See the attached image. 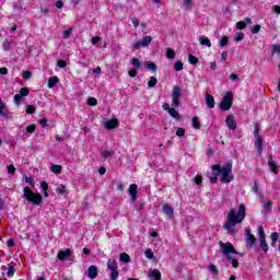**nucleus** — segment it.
I'll return each mask as SVG.
<instances>
[{
  "label": "nucleus",
  "instance_id": "ddd939ff",
  "mask_svg": "<svg viewBox=\"0 0 280 280\" xmlns=\"http://www.w3.org/2000/svg\"><path fill=\"white\" fill-rule=\"evenodd\" d=\"M12 43H14V39L12 38V36L7 37L2 43L3 51H10V47H12Z\"/></svg>",
  "mask_w": 280,
  "mask_h": 280
},
{
  "label": "nucleus",
  "instance_id": "e2e57ef3",
  "mask_svg": "<svg viewBox=\"0 0 280 280\" xmlns=\"http://www.w3.org/2000/svg\"><path fill=\"white\" fill-rule=\"evenodd\" d=\"M128 75H129L130 78H137V69L129 70V71H128Z\"/></svg>",
  "mask_w": 280,
  "mask_h": 280
},
{
  "label": "nucleus",
  "instance_id": "8fccbe9b",
  "mask_svg": "<svg viewBox=\"0 0 280 280\" xmlns=\"http://www.w3.org/2000/svg\"><path fill=\"white\" fill-rule=\"evenodd\" d=\"M14 272H16V270L14 269V267L10 266L8 268L7 275L8 277H14Z\"/></svg>",
  "mask_w": 280,
  "mask_h": 280
},
{
  "label": "nucleus",
  "instance_id": "6ab92c4d",
  "mask_svg": "<svg viewBox=\"0 0 280 280\" xmlns=\"http://www.w3.org/2000/svg\"><path fill=\"white\" fill-rule=\"evenodd\" d=\"M268 165H269L270 172H273V174H277V172H279L277 170V163H275V160L272 159V155L269 156Z\"/></svg>",
  "mask_w": 280,
  "mask_h": 280
},
{
  "label": "nucleus",
  "instance_id": "4c0bfd02",
  "mask_svg": "<svg viewBox=\"0 0 280 280\" xmlns=\"http://www.w3.org/2000/svg\"><path fill=\"white\" fill-rule=\"evenodd\" d=\"M20 95H21L22 97H27V95H30V89H27V88H22V89L20 90Z\"/></svg>",
  "mask_w": 280,
  "mask_h": 280
},
{
  "label": "nucleus",
  "instance_id": "473e14b6",
  "mask_svg": "<svg viewBox=\"0 0 280 280\" xmlns=\"http://www.w3.org/2000/svg\"><path fill=\"white\" fill-rule=\"evenodd\" d=\"M192 128H195V130H200V121L198 120V117H192Z\"/></svg>",
  "mask_w": 280,
  "mask_h": 280
},
{
  "label": "nucleus",
  "instance_id": "864d4df0",
  "mask_svg": "<svg viewBox=\"0 0 280 280\" xmlns=\"http://www.w3.org/2000/svg\"><path fill=\"white\" fill-rule=\"evenodd\" d=\"M71 32H73V28H68L63 32V38L67 40L69 36H71Z\"/></svg>",
  "mask_w": 280,
  "mask_h": 280
},
{
  "label": "nucleus",
  "instance_id": "2f4dec72",
  "mask_svg": "<svg viewBox=\"0 0 280 280\" xmlns=\"http://www.w3.org/2000/svg\"><path fill=\"white\" fill-rule=\"evenodd\" d=\"M0 115L2 117H8V110H5V106L3 105V101L0 98Z\"/></svg>",
  "mask_w": 280,
  "mask_h": 280
},
{
  "label": "nucleus",
  "instance_id": "c756f323",
  "mask_svg": "<svg viewBox=\"0 0 280 280\" xmlns=\"http://www.w3.org/2000/svg\"><path fill=\"white\" fill-rule=\"evenodd\" d=\"M140 43L142 44V47H148V45H150V43H152V37L145 36L142 38V40Z\"/></svg>",
  "mask_w": 280,
  "mask_h": 280
},
{
  "label": "nucleus",
  "instance_id": "7ed1b4c3",
  "mask_svg": "<svg viewBox=\"0 0 280 280\" xmlns=\"http://www.w3.org/2000/svg\"><path fill=\"white\" fill-rule=\"evenodd\" d=\"M212 172L214 176H220L221 174L223 183H231V180H233V175H231V172H233V163H228L223 167L214 164L212 165Z\"/></svg>",
  "mask_w": 280,
  "mask_h": 280
},
{
  "label": "nucleus",
  "instance_id": "603ef678",
  "mask_svg": "<svg viewBox=\"0 0 280 280\" xmlns=\"http://www.w3.org/2000/svg\"><path fill=\"white\" fill-rule=\"evenodd\" d=\"M220 45H221V47H226V45H229V37L224 36V37L220 40Z\"/></svg>",
  "mask_w": 280,
  "mask_h": 280
},
{
  "label": "nucleus",
  "instance_id": "b1692460",
  "mask_svg": "<svg viewBox=\"0 0 280 280\" xmlns=\"http://www.w3.org/2000/svg\"><path fill=\"white\" fill-rule=\"evenodd\" d=\"M270 211H272V201L267 200V201L264 203V212H265V213H270Z\"/></svg>",
  "mask_w": 280,
  "mask_h": 280
},
{
  "label": "nucleus",
  "instance_id": "20e7f679",
  "mask_svg": "<svg viewBox=\"0 0 280 280\" xmlns=\"http://www.w3.org/2000/svg\"><path fill=\"white\" fill-rule=\"evenodd\" d=\"M24 198L27 200V202H32L33 205H36L37 207L39 205H43V195L38 192H34L32 188L28 186L24 187Z\"/></svg>",
  "mask_w": 280,
  "mask_h": 280
},
{
  "label": "nucleus",
  "instance_id": "3c124183",
  "mask_svg": "<svg viewBox=\"0 0 280 280\" xmlns=\"http://www.w3.org/2000/svg\"><path fill=\"white\" fill-rule=\"evenodd\" d=\"M23 98V96H21V94H15L14 95V103L16 104V106L21 105V100Z\"/></svg>",
  "mask_w": 280,
  "mask_h": 280
},
{
  "label": "nucleus",
  "instance_id": "052dcab7",
  "mask_svg": "<svg viewBox=\"0 0 280 280\" xmlns=\"http://www.w3.org/2000/svg\"><path fill=\"white\" fill-rule=\"evenodd\" d=\"M40 188L43 189V191H47V189H49V185L47 184V182H42Z\"/></svg>",
  "mask_w": 280,
  "mask_h": 280
},
{
  "label": "nucleus",
  "instance_id": "9d476101",
  "mask_svg": "<svg viewBox=\"0 0 280 280\" xmlns=\"http://www.w3.org/2000/svg\"><path fill=\"white\" fill-rule=\"evenodd\" d=\"M225 124L230 130H235V128H237V122H235V117L233 115L226 117Z\"/></svg>",
  "mask_w": 280,
  "mask_h": 280
},
{
  "label": "nucleus",
  "instance_id": "58836bf2",
  "mask_svg": "<svg viewBox=\"0 0 280 280\" xmlns=\"http://www.w3.org/2000/svg\"><path fill=\"white\" fill-rule=\"evenodd\" d=\"M26 113L27 115H34V113H36V107H34V105H28L26 107Z\"/></svg>",
  "mask_w": 280,
  "mask_h": 280
},
{
  "label": "nucleus",
  "instance_id": "338daca9",
  "mask_svg": "<svg viewBox=\"0 0 280 280\" xmlns=\"http://www.w3.org/2000/svg\"><path fill=\"white\" fill-rule=\"evenodd\" d=\"M30 78H32V72H30V71L23 72V79L24 80H30Z\"/></svg>",
  "mask_w": 280,
  "mask_h": 280
},
{
  "label": "nucleus",
  "instance_id": "39448f33",
  "mask_svg": "<svg viewBox=\"0 0 280 280\" xmlns=\"http://www.w3.org/2000/svg\"><path fill=\"white\" fill-rule=\"evenodd\" d=\"M183 96V89L180 86H174L172 91V104L173 108L180 106V97Z\"/></svg>",
  "mask_w": 280,
  "mask_h": 280
},
{
  "label": "nucleus",
  "instance_id": "bb28decb",
  "mask_svg": "<svg viewBox=\"0 0 280 280\" xmlns=\"http://www.w3.org/2000/svg\"><path fill=\"white\" fill-rule=\"evenodd\" d=\"M200 45H205L206 47H211V39L208 37H200L199 38Z\"/></svg>",
  "mask_w": 280,
  "mask_h": 280
},
{
  "label": "nucleus",
  "instance_id": "a19ab883",
  "mask_svg": "<svg viewBox=\"0 0 280 280\" xmlns=\"http://www.w3.org/2000/svg\"><path fill=\"white\" fill-rule=\"evenodd\" d=\"M145 69H149V71H156V63L154 62L147 63Z\"/></svg>",
  "mask_w": 280,
  "mask_h": 280
},
{
  "label": "nucleus",
  "instance_id": "13d9d810",
  "mask_svg": "<svg viewBox=\"0 0 280 280\" xmlns=\"http://www.w3.org/2000/svg\"><path fill=\"white\" fill-rule=\"evenodd\" d=\"M270 240H271V242H277V241L279 240V233L273 232V233L270 235Z\"/></svg>",
  "mask_w": 280,
  "mask_h": 280
},
{
  "label": "nucleus",
  "instance_id": "a211bd4d",
  "mask_svg": "<svg viewBox=\"0 0 280 280\" xmlns=\"http://www.w3.org/2000/svg\"><path fill=\"white\" fill-rule=\"evenodd\" d=\"M129 196H131V201L137 200V184H131L129 186Z\"/></svg>",
  "mask_w": 280,
  "mask_h": 280
},
{
  "label": "nucleus",
  "instance_id": "774afa93",
  "mask_svg": "<svg viewBox=\"0 0 280 280\" xmlns=\"http://www.w3.org/2000/svg\"><path fill=\"white\" fill-rule=\"evenodd\" d=\"M133 27H139V20L137 18H133L132 20Z\"/></svg>",
  "mask_w": 280,
  "mask_h": 280
},
{
  "label": "nucleus",
  "instance_id": "393cba45",
  "mask_svg": "<svg viewBox=\"0 0 280 280\" xmlns=\"http://www.w3.org/2000/svg\"><path fill=\"white\" fill-rule=\"evenodd\" d=\"M50 172H52V174H60L62 172V166L58 164H54L50 167Z\"/></svg>",
  "mask_w": 280,
  "mask_h": 280
},
{
  "label": "nucleus",
  "instance_id": "f704fd0d",
  "mask_svg": "<svg viewBox=\"0 0 280 280\" xmlns=\"http://www.w3.org/2000/svg\"><path fill=\"white\" fill-rule=\"evenodd\" d=\"M144 256L147 257V259H154V252H152V249L148 248L144 252Z\"/></svg>",
  "mask_w": 280,
  "mask_h": 280
},
{
  "label": "nucleus",
  "instance_id": "f3484780",
  "mask_svg": "<svg viewBox=\"0 0 280 280\" xmlns=\"http://www.w3.org/2000/svg\"><path fill=\"white\" fill-rule=\"evenodd\" d=\"M162 211H163V213H165V215H168V218H172V215H174V208H172L167 203H164L162 206Z\"/></svg>",
  "mask_w": 280,
  "mask_h": 280
},
{
  "label": "nucleus",
  "instance_id": "6e6d98bb",
  "mask_svg": "<svg viewBox=\"0 0 280 280\" xmlns=\"http://www.w3.org/2000/svg\"><path fill=\"white\" fill-rule=\"evenodd\" d=\"M240 40H244V33H237L235 37V42L240 43Z\"/></svg>",
  "mask_w": 280,
  "mask_h": 280
},
{
  "label": "nucleus",
  "instance_id": "79ce46f5",
  "mask_svg": "<svg viewBox=\"0 0 280 280\" xmlns=\"http://www.w3.org/2000/svg\"><path fill=\"white\" fill-rule=\"evenodd\" d=\"M261 32V25L257 24L252 27V34H259Z\"/></svg>",
  "mask_w": 280,
  "mask_h": 280
},
{
  "label": "nucleus",
  "instance_id": "5fc2aeb1",
  "mask_svg": "<svg viewBox=\"0 0 280 280\" xmlns=\"http://www.w3.org/2000/svg\"><path fill=\"white\" fill-rule=\"evenodd\" d=\"M8 172H9V174L14 175V174H16V167H14V165L11 164L8 166Z\"/></svg>",
  "mask_w": 280,
  "mask_h": 280
},
{
  "label": "nucleus",
  "instance_id": "c9c22d12",
  "mask_svg": "<svg viewBox=\"0 0 280 280\" xmlns=\"http://www.w3.org/2000/svg\"><path fill=\"white\" fill-rule=\"evenodd\" d=\"M209 271L211 272V275H220V271L218 270V267L215 265H210Z\"/></svg>",
  "mask_w": 280,
  "mask_h": 280
},
{
  "label": "nucleus",
  "instance_id": "09e8293b",
  "mask_svg": "<svg viewBox=\"0 0 280 280\" xmlns=\"http://www.w3.org/2000/svg\"><path fill=\"white\" fill-rule=\"evenodd\" d=\"M176 136L177 137H185V128H183V127L177 128Z\"/></svg>",
  "mask_w": 280,
  "mask_h": 280
},
{
  "label": "nucleus",
  "instance_id": "c03bdc74",
  "mask_svg": "<svg viewBox=\"0 0 280 280\" xmlns=\"http://www.w3.org/2000/svg\"><path fill=\"white\" fill-rule=\"evenodd\" d=\"M174 69L175 71H183V61H176Z\"/></svg>",
  "mask_w": 280,
  "mask_h": 280
},
{
  "label": "nucleus",
  "instance_id": "0eeeda50",
  "mask_svg": "<svg viewBox=\"0 0 280 280\" xmlns=\"http://www.w3.org/2000/svg\"><path fill=\"white\" fill-rule=\"evenodd\" d=\"M231 106H233V93L228 92L220 103V108L221 110H231Z\"/></svg>",
  "mask_w": 280,
  "mask_h": 280
},
{
  "label": "nucleus",
  "instance_id": "0e129e2a",
  "mask_svg": "<svg viewBox=\"0 0 280 280\" xmlns=\"http://www.w3.org/2000/svg\"><path fill=\"white\" fill-rule=\"evenodd\" d=\"M195 183H196V185H201V184H202V176L197 175V176L195 177Z\"/></svg>",
  "mask_w": 280,
  "mask_h": 280
},
{
  "label": "nucleus",
  "instance_id": "4be33fe9",
  "mask_svg": "<svg viewBox=\"0 0 280 280\" xmlns=\"http://www.w3.org/2000/svg\"><path fill=\"white\" fill-rule=\"evenodd\" d=\"M151 280H161V271L159 269H154L150 275Z\"/></svg>",
  "mask_w": 280,
  "mask_h": 280
},
{
  "label": "nucleus",
  "instance_id": "37998d69",
  "mask_svg": "<svg viewBox=\"0 0 280 280\" xmlns=\"http://www.w3.org/2000/svg\"><path fill=\"white\" fill-rule=\"evenodd\" d=\"M26 132H28L30 135L36 132V125H30L26 127Z\"/></svg>",
  "mask_w": 280,
  "mask_h": 280
},
{
  "label": "nucleus",
  "instance_id": "aec40b11",
  "mask_svg": "<svg viewBox=\"0 0 280 280\" xmlns=\"http://www.w3.org/2000/svg\"><path fill=\"white\" fill-rule=\"evenodd\" d=\"M177 107L172 106L171 109H168V114L171 115V117H173V119H180V114H178V110H176Z\"/></svg>",
  "mask_w": 280,
  "mask_h": 280
},
{
  "label": "nucleus",
  "instance_id": "a18cd8bd",
  "mask_svg": "<svg viewBox=\"0 0 280 280\" xmlns=\"http://www.w3.org/2000/svg\"><path fill=\"white\" fill-rule=\"evenodd\" d=\"M88 104H89V106H97V98H95V97H90V98L88 100Z\"/></svg>",
  "mask_w": 280,
  "mask_h": 280
},
{
  "label": "nucleus",
  "instance_id": "1a4fd4ad",
  "mask_svg": "<svg viewBox=\"0 0 280 280\" xmlns=\"http://www.w3.org/2000/svg\"><path fill=\"white\" fill-rule=\"evenodd\" d=\"M258 236L260 240V248H262L264 253H268V243H266V232L264 231V225L258 228Z\"/></svg>",
  "mask_w": 280,
  "mask_h": 280
},
{
  "label": "nucleus",
  "instance_id": "49530a36",
  "mask_svg": "<svg viewBox=\"0 0 280 280\" xmlns=\"http://www.w3.org/2000/svg\"><path fill=\"white\" fill-rule=\"evenodd\" d=\"M184 8L185 10L189 11L191 10V0H184Z\"/></svg>",
  "mask_w": 280,
  "mask_h": 280
},
{
  "label": "nucleus",
  "instance_id": "4d7b16f0",
  "mask_svg": "<svg viewBox=\"0 0 280 280\" xmlns=\"http://www.w3.org/2000/svg\"><path fill=\"white\" fill-rule=\"evenodd\" d=\"M57 67H59L60 69H65L67 67V61L65 60H59L57 62Z\"/></svg>",
  "mask_w": 280,
  "mask_h": 280
},
{
  "label": "nucleus",
  "instance_id": "cd10ccee",
  "mask_svg": "<svg viewBox=\"0 0 280 280\" xmlns=\"http://www.w3.org/2000/svg\"><path fill=\"white\" fill-rule=\"evenodd\" d=\"M166 58H168V60H174L176 58V52H174V50H172V48H167L166 49Z\"/></svg>",
  "mask_w": 280,
  "mask_h": 280
},
{
  "label": "nucleus",
  "instance_id": "680f3d73",
  "mask_svg": "<svg viewBox=\"0 0 280 280\" xmlns=\"http://www.w3.org/2000/svg\"><path fill=\"white\" fill-rule=\"evenodd\" d=\"M271 11L275 12L276 14H280V7L275 4L271 7Z\"/></svg>",
  "mask_w": 280,
  "mask_h": 280
},
{
  "label": "nucleus",
  "instance_id": "7c9ffc66",
  "mask_svg": "<svg viewBox=\"0 0 280 280\" xmlns=\"http://www.w3.org/2000/svg\"><path fill=\"white\" fill-rule=\"evenodd\" d=\"M156 82H159V81L156 80V77H151V78L149 79V81H148V86H149L150 89H154V86H156Z\"/></svg>",
  "mask_w": 280,
  "mask_h": 280
},
{
  "label": "nucleus",
  "instance_id": "dca6fc26",
  "mask_svg": "<svg viewBox=\"0 0 280 280\" xmlns=\"http://www.w3.org/2000/svg\"><path fill=\"white\" fill-rule=\"evenodd\" d=\"M206 105L208 108H215V98L209 93L206 94Z\"/></svg>",
  "mask_w": 280,
  "mask_h": 280
},
{
  "label": "nucleus",
  "instance_id": "2eb2a0df",
  "mask_svg": "<svg viewBox=\"0 0 280 280\" xmlns=\"http://www.w3.org/2000/svg\"><path fill=\"white\" fill-rule=\"evenodd\" d=\"M88 277L89 279H97V267L94 265L90 266L88 269Z\"/></svg>",
  "mask_w": 280,
  "mask_h": 280
},
{
  "label": "nucleus",
  "instance_id": "ea45409f",
  "mask_svg": "<svg viewBox=\"0 0 280 280\" xmlns=\"http://www.w3.org/2000/svg\"><path fill=\"white\" fill-rule=\"evenodd\" d=\"M271 49H272V54H279L280 55V45L279 44H272Z\"/></svg>",
  "mask_w": 280,
  "mask_h": 280
},
{
  "label": "nucleus",
  "instance_id": "c85d7f7f",
  "mask_svg": "<svg viewBox=\"0 0 280 280\" xmlns=\"http://www.w3.org/2000/svg\"><path fill=\"white\" fill-rule=\"evenodd\" d=\"M131 65L135 67V69H142L141 61L137 58H132L130 60Z\"/></svg>",
  "mask_w": 280,
  "mask_h": 280
},
{
  "label": "nucleus",
  "instance_id": "423d86ee",
  "mask_svg": "<svg viewBox=\"0 0 280 280\" xmlns=\"http://www.w3.org/2000/svg\"><path fill=\"white\" fill-rule=\"evenodd\" d=\"M254 136H255V147L257 148L258 155L260 156L261 152H264V138L259 135V126L255 125L254 127Z\"/></svg>",
  "mask_w": 280,
  "mask_h": 280
},
{
  "label": "nucleus",
  "instance_id": "de8ad7c7",
  "mask_svg": "<svg viewBox=\"0 0 280 280\" xmlns=\"http://www.w3.org/2000/svg\"><path fill=\"white\" fill-rule=\"evenodd\" d=\"M236 30H246V22H237L236 23Z\"/></svg>",
  "mask_w": 280,
  "mask_h": 280
},
{
  "label": "nucleus",
  "instance_id": "a878e982",
  "mask_svg": "<svg viewBox=\"0 0 280 280\" xmlns=\"http://www.w3.org/2000/svg\"><path fill=\"white\" fill-rule=\"evenodd\" d=\"M101 156L102 159H113L114 153L112 151L104 150L101 152Z\"/></svg>",
  "mask_w": 280,
  "mask_h": 280
},
{
  "label": "nucleus",
  "instance_id": "f257e3e1",
  "mask_svg": "<svg viewBox=\"0 0 280 280\" xmlns=\"http://www.w3.org/2000/svg\"><path fill=\"white\" fill-rule=\"evenodd\" d=\"M246 219V206L241 203L237 212L235 209H230L228 211L226 221L223 224V229L228 231L229 235H235L237 233V224H242Z\"/></svg>",
  "mask_w": 280,
  "mask_h": 280
},
{
  "label": "nucleus",
  "instance_id": "412c9836",
  "mask_svg": "<svg viewBox=\"0 0 280 280\" xmlns=\"http://www.w3.org/2000/svg\"><path fill=\"white\" fill-rule=\"evenodd\" d=\"M58 82H60L58 77H50L48 79V89H54L56 86V84H58Z\"/></svg>",
  "mask_w": 280,
  "mask_h": 280
},
{
  "label": "nucleus",
  "instance_id": "bf43d9fd",
  "mask_svg": "<svg viewBox=\"0 0 280 280\" xmlns=\"http://www.w3.org/2000/svg\"><path fill=\"white\" fill-rule=\"evenodd\" d=\"M230 80H232V82H238L240 81V77L235 73H231L230 74Z\"/></svg>",
  "mask_w": 280,
  "mask_h": 280
},
{
  "label": "nucleus",
  "instance_id": "6e6552de",
  "mask_svg": "<svg viewBox=\"0 0 280 280\" xmlns=\"http://www.w3.org/2000/svg\"><path fill=\"white\" fill-rule=\"evenodd\" d=\"M107 268L110 270V280H117L119 279V271H117V260L115 259H109L107 261Z\"/></svg>",
  "mask_w": 280,
  "mask_h": 280
},
{
  "label": "nucleus",
  "instance_id": "e433bc0d",
  "mask_svg": "<svg viewBox=\"0 0 280 280\" xmlns=\"http://www.w3.org/2000/svg\"><path fill=\"white\" fill-rule=\"evenodd\" d=\"M57 194H60L61 196H65L67 189L65 187V185H59L56 189Z\"/></svg>",
  "mask_w": 280,
  "mask_h": 280
},
{
  "label": "nucleus",
  "instance_id": "9b49d317",
  "mask_svg": "<svg viewBox=\"0 0 280 280\" xmlns=\"http://www.w3.org/2000/svg\"><path fill=\"white\" fill-rule=\"evenodd\" d=\"M119 126V121L117 120V118H112L107 121H105V128L107 130H113L115 128H117Z\"/></svg>",
  "mask_w": 280,
  "mask_h": 280
},
{
  "label": "nucleus",
  "instance_id": "69168bd1",
  "mask_svg": "<svg viewBox=\"0 0 280 280\" xmlns=\"http://www.w3.org/2000/svg\"><path fill=\"white\" fill-rule=\"evenodd\" d=\"M100 40H102V37H100V36L92 37V45H97V43H100Z\"/></svg>",
  "mask_w": 280,
  "mask_h": 280
},
{
  "label": "nucleus",
  "instance_id": "f03ea898",
  "mask_svg": "<svg viewBox=\"0 0 280 280\" xmlns=\"http://www.w3.org/2000/svg\"><path fill=\"white\" fill-rule=\"evenodd\" d=\"M219 246L222 250V255L231 261L233 268H240V261L235 258V255H240L235 247L231 243H224L222 241L219 242Z\"/></svg>",
  "mask_w": 280,
  "mask_h": 280
},
{
  "label": "nucleus",
  "instance_id": "4468645a",
  "mask_svg": "<svg viewBox=\"0 0 280 280\" xmlns=\"http://www.w3.org/2000/svg\"><path fill=\"white\" fill-rule=\"evenodd\" d=\"M57 257L60 261H65V259H69V257H71V249L60 250Z\"/></svg>",
  "mask_w": 280,
  "mask_h": 280
},
{
  "label": "nucleus",
  "instance_id": "5701e85b",
  "mask_svg": "<svg viewBox=\"0 0 280 280\" xmlns=\"http://www.w3.org/2000/svg\"><path fill=\"white\" fill-rule=\"evenodd\" d=\"M119 259L122 261V264H130V255L127 253H121Z\"/></svg>",
  "mask_w": 280,
  "mask_h": 280
},
{
  "label": "nucleus",
  "instance_id": "72a5a7b5",
  "mask_svg": "<svg viewBox=\"0 0 280 280\" xmlns=\"http://www.w3.org/2000/svg\"><path fill=\"white\" fill-rule=\"evenodd\" d=\"M188 62L190 65H198L199 60H198V57L194 56V55H189L188 56Z\"/></svg>",
  "mask_w": 280,
  "mask_h": 280
},
{
  "label": "nucleus",
  "instance_id": "f8f14e48",
  "mask_svg": "<svg viewBox=\"0 0 280 280\" xmlns=\"http://www.w3.org/2000/svg\"><path fill=\"white\" fill-rule=\"evenodd\" d=\"M246 235H247V246L253 247L255 246L257 238L253 233H250V230H246Z\"/></svg>",
  "mask_w": 280,
  "mask_h": 280
}]
</instances>
